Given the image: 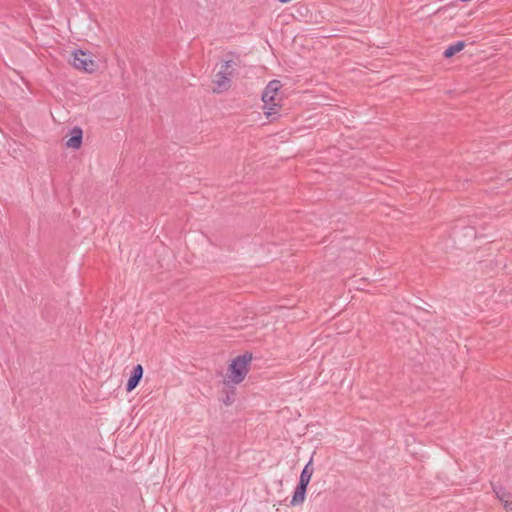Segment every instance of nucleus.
Returning <instances> with one entry per match:
<instances>
[{
    "mask_svg": "<svg viewBox=\"0 0 512 512\" xmlns=\"http://www.w3.org/2000/svg\"><path fill=\"white\" fill-rule=\"evenodd\" d=\"M240 63L241 60L239 56L227 59L223 62L215 75L214 83L216 84V88L214 91L222 92L230 88L231 77L234 75L236 68L240 66Z\"/></svg>",
    "mask_w": 512,
    "mask_h": 512,
    "instance_id": "1",
    "label": "nucleus"
},
{
    "mask_svg": "<svg viewBox=\"0 0 512 512\" xmlns=\"http://www.w3.org/2000/svg\"><path fill=\"white\" fill-rule=\"evenodd\" d=\"M251 360L252 354L249 352L239 355L233 359L228 369V379L234 384L241 383L248 373V365Z\"/></svg>",
    "mask_w": 512,
    "mask_h": 512,
    "instance_id": "2",
    "label": "nucleus"
},
{
    "mask_svg": "<svg viewBox=\"0 0 512 512\" xmlns=\"http://www.w3.org/2000/svg\"><path fill=\"white\" fill-rule=\"evenodd\" d=\"M281 87L282 85L279 80H272L268 83L262 93V101L264 103L263 108L267 109L265 114L270 120H275V115L278 114L280 109V106L275 103V98Z\"/></svg>",
    "mask_w": 512,
    "mask_h": 512,
    "instance_id": "3",
    "label": "nucleus"
},
{
    "mask_svg": "<svg viewBox=\"0 0 512 512\" xmlns=\"http://www.w3.org/2000/svg\"><path fill=\"white\" fill-rule=\"evenodd\" d=\"M72 65L76 69L89 73L93 72L96 67L95 62L82 50H78L74 53Z\"/></svg>",
    "mask_w": 512,
    "mask_h": 512,
    "instance_id": "4",
    "label": "nucleus"
},
{
    "mask_svg": "<svg viewBox=\"0 0 512 512\" xmlns=\"http://www.w3.org/2000/svg\"><path fill=\"white\" fill-rule=\"evenodd\" d=\"M143 377V367L140 364L134 366L131 375L126 384V391L131 392L134 390L140 383Z\"/></svg>",
    "mask_w": 512,
    "mask_h": 512,
    "instance_id": "5",
    "label": "nucleus"
},
{
    "mask_svg": "<svg viewBox=\"0 0 512 512\" xmlns=\"http://www.w3.org/2000/svg\"><path fill=\"white\" fill-rule=\"evenodd\" d=\"M307 487V485L298 482L293 493L292 499L290 501V505L292 507H296L303 504L306 497Z\"/></svg>",
    "mask_w": 512,
    "mask_h": 512,
    "instance_id": "6",
    "label": "nucleus"
},
{
    "mask_svg": "<svg viewBox=\"0 0 512 512\" xmlns=\"http://www.w3.org/2000/svg\"><path fill=\"white\" fill-rule=\"evenodd\" d=\"M82 138H83L82 129L79 127H74L71 130L70 138L66 141V146L69 148L78 149L81 147Z\"/></svg>",
    "mask_w": 512,
    "mask_h": 512,
    "instance_id": "7",
    "label": "nucleus"
},
{
    "mask_svg": "<svg viewBox=\"0 0 512 512\" xmlns=\"http://www.w3.org/2000/svg\"><path fill=\"white\" fill-rule=\"evenodd\" d=\"M313 459L311 458L308 463L304 466L301 474H300V479H299V483H302V484H305L308 486L310 480H311V477L313 475V472H314V468H313Z\"/></svg>",
    "mask_w": 512,
    "mask_h": 512,
    "instance_id": "8",
    "label": "nucleus"
},
{
    "mask_svg": "<svg viewBox=\"0 0 512 512\" xmlns=\"http://www.w3.org/2000/svg\"><path fill=\"white\" fill-rule=\"evenodd\" d=\"M464 47H465V42L464 41H458V42L450 45L449 47H447L445 49V51L443 52V56L445 58H451L456 53H458L461 50H463Z\"/></svg>",
    "mask_w": 512,
    "mask_h": 512,
    "instance_id": "9",
    "label": "nucleus"
},
{
    "mask_svg": "<svg viewBox=\"0 0 512 512\" xmlns=\"http://www.w3.org/2000/svg\"><path fill=\"white\" fill-rule=\"evenodd\" d=\"M223 402L226 406H229L233 403V399L229 395H227Z\"/></svg>",
    "mask_w": 512,
    "mask_h": 512,
    "instance_id": "10",
    "label": "nucleus"
},
{
    "mask_svg": "<svg viewBox=\"0 0 512 512\" xmlns=\"http://www.w3.org/2000/svg\"><path fill=\"white\" fill-rule=\"evenodd\" d=\"M504 507L506 510L512 511V501H506Z\"/></svg>",
    "mask_w": 512,
    "mask_h": 512,
    "instance_id": "11",
    "label": "nucleus"
}]
</instances>
